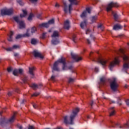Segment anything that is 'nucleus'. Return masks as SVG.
Listing matches in <instances>:
<instances>
[{
    "label": "nucleus",
    "mask_w": 129,
    "mask_h": 129,
    "mask_svg": "<svg viewBox=\"0 0 129 129\" xmlns=\"http://www.w3.org/2000/svg\"><path fill=\"white\" fill-rule=\"evenodd\" d=\"M93 61H96V62L100 63L101 64V65H102L103 67H105V66H106V64L108 63L109 64V70L110 71H112V68L119 63V58L115 57L114 60L110 62L108 61V60H105L104 58L99 56L98 57H96V58L93 57Z\"/></svg>",
    "instance_id": "1"
},
{
    "label": "nucleus",
    "mask_w": 129,
    "mask_h": 129,
    "mask_svg": "<svg viewBox=\"0 0 129 129\" xmlns=\"http://www.w3.org/2000/svg\"><path fill=\"white\" fill-rule=\"evenodd\" d=\"M116 53L117 54H119V53H121L120 56L123 59V61L124 62L123 68L122 69V71L123 72H126L129 69V57L128 56L126 55L123 52V50L120 49L118 51H116Z\"/></svg>",
    "instance_id": "2"
},
{
    "label": "nucleus",
    "mask_w": 129,
    "mask_h": 129,
    "mask_svg": "<svg viewBox=\"0 0 129 129\" xmlns=\"http://www.w3.org/2000/svg\"><path fill=\"white\" fill-rule=\"evenodd\" d=\"M59 63H61V64L63 65L62 70H67V66H66V59L65 58H61L54 63L53 66L52 68V72H53V73H54V71H57V72H59V71H60V69H59L58 67Z\"/></svg>",
    "instance_id": "3"
},
{
    "label": "nucleus",
    "mask_w": 129,
    "mask_h": 129,
    "mask_svg": "<svg viewBox=\"0 0 129 129\" xmlns=\"http://www.w3.org/2000/svg\"><path fill=\"white\" fill-rule=\"evenodd\" d=\"M79 112V108H76L73 110L72 114L70 117V120H68V116H65L64 117V122L66 124H74V119L75 117H76V115H77V113Z\"/></svg>",
    "instance_id": "4"
},
{
    "label": "nucleus",
    "mask_w": 129,
    "mask_h": 129,
    "mask_svg": "<svg viewBox=\"0 0 129 129\" xmlns=\"http://www.w3.org/2000/svg\"><path fill=\"white\" fill-rule=\"evenodd\" d=\"M69 1L70 3V4L69 5V9L66 2H63V11L66 14L68 13V11L69 13L71 14V11L73 10L72 8V6H73V5H75V6H77V5H78L77 0H69Z\"/></svg>",
    "instance_id": "5"
},
{
    "label": "nucleus",
    "mask_w": 129,
    "mask_h": 129,
    "mask_svg": "<svg viewBox=\"0 0 129 129\" xmlns=\"http://www.w3.org/2000/svg\"><path fill=\"white\" fill-rule=\"evenodd\" d=\"M15 119H16L15 115L12 116L9 120L6 119L5 118H1L0 119V125L3 126L4 124H6V123H12L15 121Z\"/></svg>",
    "instance_id": "6"
},
{
    "label": "nucleus",
    "mask_w": 129,
    "mask_h": 129,
    "mask_svg": "<svg viewBox=\"0 0 129 129\" xmlns=\"http://www.w3.org/2000/svg\"><path fill=\"white\" fill-rule=\"evenodd\" d=\"M110 88L112 91L115 92V91H117V89L118 88V84L116 83V79L114 78L113 81H112L110 83Z\"/></svg>",
    "instance_id": "7"
},
{
    "label": "nucleus",
    "mask_w": 129,
    "mask_h": 129,
    "mask_svg": "<svg viewBox=\"0 0 129 129\" xmlns=\"http://www.w3.org/2000/svg\"><path fill=\"white\" fill-rule=\"evenodd\" d=\"M13 19L19 25V29H25L26 28L25 22L23 21H20V19L18 17H14Z\"/></svg>",
    "instance_id": "8"
},
{
    "label": "nucleus",
    "mask_w": 129,
    "mask_h": 129,
    "mask_svg": "<svg viewBox=\"0 0 129 129\" xmlns=\"http://www.w3.org/2000/svg\"><path fill=\"white\" fill-rule=\"evenodd\" d=\"M13 14V9H4L1 10L2 16H11Z\"/></svg>",
    "instance_id": "9"
},
{
    "label": "nucleus",
    "mask_w": 129,
    "mask_h": 129,
    "mask_svg": "<svg viewBox=\"0 0 129 129\" xmlns=\"http://www.w3.org/2000/svg\"><path fill=\"white\" fill-rule=\"evenodd\" d=\"M117 7H118V5H117V3L111 2L107 5L106 11L107 12H110V11H111V9H112V8H117Z\"/></svg>",
    "instance_id": "10"
},
{
    "label": "nucleus",
    "mask_w": 129,
    "mask_h": 129,
    "mask_svg": "<svg viewBox=\"0 0 129 129\" xmlns=\"http://www.w3.org/2000/svg\"><path fill=\"white\" fill-rule=\"evenodd\" d=\"M54 19H51L50 20H49L48 21V23H42L40 25V28H49V26H50V25H52L53 24H54Z\"/></svg>",
    "instance_id": "11"
},
{
    "label": "nucleus",
    "mask_w": 129,
    "mask_h": 129,
    "mask_svg": "<svg viewBox=\"0 0 129 129\" xmlns=\"http://www.w3.org/2000/svg\"><path fill=\"white\" fill-rule=\"evenodd\" d=\"M71 56L72 58L75 60L76 62H79V61H81V60H82V58L81 57H80L78 54L74 53H71Z\"/></svg>",
    "instance_id": "12"
},
{
    "label": "nucleus",
    "mask_w": 129,
    "mask_h": 129,
    "mask_svg": "<svg viewBox=\"0 0 129 129\" xmlns=\"http://www.w3.org/2000/svg\"><path fill=\"white\" fill-rule=\"evenodd\" d=\"M33 54L34 57H35V58L38 57V58H40V59H43L44 58V56L38 50H34L33 52Z\"/></svg>",
    "instance_id": "13"
},
{
    "label": "nucleus",
    "mask_w": 129,
    "mask_h": 129,
    "mask_svg": "<svg viewBox=\"0 0 129 129\" xmlns=\"http://www.w3.org/2000/svg\"><path fill=\"white\" fill-rule=\"evenodd\" d=\"M30 87H32L33 89L34 90H36V89H40L41 87H42V84H39L38 85H37L36 84H32L30 85Z\"/></svg>",
    "instance_id": "14"
},
{
    "label": "nucleus",
    "mask_w": 129,
    "mask_h": 129,
    "mask_svg": "<svg viewBox=\"0 0 129 129\" xmlns=\"http://www.w3.org/2000/svg\"><path fill=\"white\" fill-rule=\"evenodd\" d=\"M24 70L23 69H19V70H15L13 71V74L15 76H18L19 74H23Z\"/></svg>",
    "instance_id": "15"
},
{
    "label": "nucleus",
    "mask_w": 129,
    "mask_h": 129,
    "mask_svg": "<svg viewBox=\"0 0 129 129\" xmlns=\"http://www.w3.org/2000/svg\"><path fill=\"white\" fill-rule=\"evenodd\" d=\"M59 37H60L59 32L57 31H53V34L51 35L52 39H59Z\"/></svg>",
    "instance_id": "16"
},
{
    "label": "nucleus",
    "mask_w": 129,
    "mask_h": 129,
    "mask_svg": "<svg viewBox=\"0 0 129 129\" xmlns=\"http://www.w3.org/2000/svg\"><path fill=\"white\" fill-rule=\"evenodd\" d=\"M34 71H35V68H29V72L31 75V78H35V74L34 73Z\"/></svg>",
    "instance_id": "17"
},
{
    "label": "nucleus",
    "mask_w": 129,
    "mask_h": 129,
    "mask_svg": "<svg viewBox=\"0 0 129 129\" xmlns=\"http://www.w3.org/2000/svg\"><path fill=\"white\" fill-rule=\"evenodd\" d=\"M112 15H113L114 20L116 22H117V20H118V19L119 18V15H118V14H117V12H114L112 11Z\"/></svg>",
    "instance_id": "18"
},
{
    "label": "nucleus",
    "mask_w": 129,
    "mask_h": 129,
    "mask_svg": "<svg viewBox=\"0 0 129 129\" xmlns=\"http://www.w3.org/2000/svg\"><path fill=\"white\" fill-rule=\"evenodd\" d=\"M51 43L53 45H58L60 43L59 38H52Z\"/></svg>",
    "instance_id": "19"
},
{
    "label": "nucleus",
    "mask_w": 129,
    "mask_h": 129,
    "mask_svg": "<svg viewBox=\"0 0 129 129\" xmlns=\"http://www.w3.org/2000/svg\"><path fill=\"white\" fill-rule=\"evenodd\" d=\"M70 28V24L69 20H67L64 22V28L66 29V30H69Z\"/></svg>",
    "instance_id": "20"
},
{
    "label": "nucleus",
    "mask_w": 129,
    "mask_h": 129,
    "mask_svg": "<svg viewBox=\"0 0 129 129\" xmlns=\"http://www.w3.org/2000/svg\"><path fill=\"white\" fill-rule=\"evenodd\" d=\"M113 107H111L109 109V116H112V115H114L115 112L114 111V109Z\"/></svg>",
    "instance_id": "21"
},
{
    "label": "nucleus",
    "mask_w": 129,
    "mask_h": 129,
    "mask_svg": "<svg viewBox=\"0 0 129 129\" xmlns=\"http://www.w3.org/2000/svg\"><path fill=\"white\" fill-rule=\"evenodd\" d=\"M121 25L119 24H116L114 25L113 27V30H114V31H118V30H121Z\"/></svg>",
    "instance_id": "22"
},
{
    "label": "nucleus",
    "mask_w": 129,
    "mask_h": 129,
    "mask_svg": "<svg viewBox=\"0 0 129 129\" xmlns=\"http://www.w3.org/2000/svg\"><path fill=\"white\" fill-rule=\"evenodd\" d=\"M13 36H14V32L11 31L10 35H8V40L9 42H12L13 41Z\"/></svg>",
    "instance_id": "23"
},
{
    "label": "nucleus",
    "mask_w": 129,
    "mask_h": 129,
    "mask_svg": "<svg viewBox=\"0 0 129 129\" xmlns=\"http://www.w3.org/2000/svg\"><path fill=\"white\" fill-rule=\"evenodd\" d=\"M106 79L105 77H102L100 79V85H105Z\"/></svg>",
    "instance_id": "24"
},
{
    "label": "nucleus",
    "mask_w": 129,
    "mask_h": 129,
    "mask_svg": "<svg viewBox=\"0 0 129 129\" xmlns=\"http://www.w3.org/2000/svg\"><path fill=\"white\" fill-rule=\"evenodd\" d=\"M22 80L24 82V83H28V77L26 75L22 76Z\"/></svg>",
    "instance_id": "25"
},
{
    "label": "nucleus",
    "mask_w": 129,
    "mask_h": 129,
    "mask_svg": "<svg viewBox=\"0 0 129 129\" xmlns=\"http://www.w3.org/2000/svg\"><path fill=\"white\" fill-rule=\"evenodd\" d=\"M87 25V21H84V22L81 23L80 27L82 29H84V27H86Z\"/></svg>",
    "instance_id": "26"
},
{
    "label": "nucleus",
    "mask_w": 129,
    "mask_h": 129,
    "mask_svg": "<svg viewBox=\"0 0 129 129\" xmlns=\"http://www.w3.org/2000/svg\"><path fill=\"white\" fill-rule=\"evenodd\" d=\"M23 14H20V17L21 18H25L26 16L28 15V13H27V11L26 10H23Z\"/></svg>",
    "instance_id": "27"
},
{
    "label": "nucleus",
    "mask_w": 129,
    "mask_h": 129,
    "mask_svg": "<svg viewBox=\"0 0 129 129\" xmlns=\"http://www.w3.org/2000/svg\"><path fill=\"white\" fill-rule=\"evenodd\" d=\"M23 38H26V37H30V36H31V35L30 34V33L29 32V30H27V32L23 34Z\"/></svg>",
    "instance_id": "28"
},
{
    "label": "nucleus",
    "mask_w": 129,
    "mask_h": 129,
    "mask_svg": "<svg viewBox=\"0 0 129 129\" xmlns=\"http://www.w3.org/2000/svg\"><path fill=\"white\" fill-rule=\"evenodd\" d=\"M21 38H24L23 34H18L15 37V39L16 40H19V39H21Z\"/></svg>",
    "instance_id": "29"
},
{
    "label": "nucleus",
    "mask_w": 129,
    "mask_h": 129,
    "mask_svg": "<svg viewBox=\"0 0 129 129\" xmlns=\"http://www.w3.org/2000/svg\"><path fill=\"white\" fill-rule=\"evenodd\" d=\"M98 29H100V30H101V31H103V29H104V27L103 26V25L100 24L98 25L97 27Z\"/></svg>",
    "instance_id": "30"
},
{
    "label": "nucleus",
    "mask_w": 129,
    "mask_h": 129,
    "mask_svg": "<svg viewBox=\"0 0 129 129\" xmlns=\"http://www.w3.org/2000/svg\"><path fill=\"white\" fill-rule=\"evenodd\" d=\"M97 20V16H93L91 18V22L92 23H95V21Z\"/></svg>",
    "instance_id": "31"
},
{
    "label": "nucleus",
    "mask_w": 129,
    "mask_h": 129,
    "mask_svg": "<svg viewBox=\"0 0 129 129\" xmlns=\"http://www.w3.org/2000/svg\"><path fill=\"white\" fill-rule=\"evenodd\" d=\"M35 32H37V28L35 27H33L31 28V33L34 34Z\"/></svg>",
    "instance_id": "32"
},
{
    "label": "nucleus",
    "mask_w": 129,
    "mask_h": 129,
    "mask_svg": "<svg viewBox=\"0 0 129 129\" xmlns=\"http://www.w3.org/2000/svg\"><path fill=\"white\" fill-rule=\"evenodd\" d=\"M33 17H34V14H32V13H31V14L29 15V17H28V21H32V18H33Z\"/></svg>",
    "instance_id": "33"
},
{
    "label": "nucleus",
    "mask_w": 129,
    "mask_h": 129,
    "mask_svg": "<svg viewBox=\"0 0 129 129\" xmlns=\"http://www.w3.org/2000/svg\"><path fill=\"white\" fill-rule=\"evenodd\" d=\"M86 14H87V12L84 11L82 13V14L81 15V18H85L86 17Z\"/></svg>",
    "instance_id": "34"
},
{
    "label": "nucleus",
    "mask_w": 129,
    "mask_h": 129,
    "mask_svg": "<svg viewBox=\"0 0 129 129\" xmlns=\"http://www.w3.org/2000/svg\"><path fill=\"white\" fill-rule=\"evenodd\" d=\"M20 48V45H14L12 47L13 50H16V49H19Z\"/></svg>",
    "instance_id": "35"
},
{
    "label": "nucleus",
    "mask_w": 129,
    "mask_h": 129,
    "mask_svg": "<svg viewBox=\"0 0 129 129\" xmlns=\"http://www.w3.org/2000/svg\"><path fill=\"white\" fill-rule=\"evenodd\" d=\"M31 44L32 45H36L37 44V40L35 39H32L31 40Z\"/></svg>",
    "instance_id": "36"
},
{
    "label": "nucleus",
    "mask_w": 129,
    "mask_h": 129,
    "mask_svg": "<svg viewBox=\"0 0 129 129\" xmlns=\"http://www.w3.org/2000/svg\"><path fill=\"white\" fill-rule=\"evenodd\" d=\"M72 39L73 41L75 43V39H76V35L75 34H73L72 35Z\"/></svg>",
    "instance_id": "37"
},
{
    "label": "nucleus",
    "mask_w": 129,
    "mask_h": 129,
    "mask_svg": "<svg viewBox=\"0 0 129 129\" xmlns=\"http://www.w3.org/2000/svg\"><path fill=\"white\" fill-rule=\"evenodd\" d=\"M17 2L19 5H20V6H24V3L22 0H18Z\"/></svg>",
    "instance_id": "38"
},
{
    "label": "nucleus",
    "mask_w": 129,
    "mask_h": 129,
    "mask_svg": "<svg viewBox=\"0 0 129 129\" xmlns=\"http://www.w3.org/2000/svg\"><path fill=\"white\" fill-rule=\"evenodd\" d=\"M74 82V79L71 78H70L69 79V83H72V82Z\"/></svg>",
    "instance_id": "39"
},
{
    "label": "nucleus",
    "mask_w": 129,
    "mask_h": 129,
    "mask_svg": "<svg viewBox=\"0 0 129 129\" xmlns=\"http://www.w3.org/2000/svg\"><path fill=\"white\" fill-rule=\"evenodd\" d=\"M38 95H40V93H39V92H36V93H34L32 95V96H38Z\"/></svg>",
    "instance_id": "40"
},
{
    "label": "nucleus",
    "mask_w": 129,
    "mask_h": 129,
    "mask_svg": "<svg viewBox=\"0 0 129 129\" xmlns=\"http://www.w3.org/2000/svg\"><path fill=\"white\" fill-rule=\"evenodd\" d=\"M6 51H13V47H9L8 48H6Z\"/></svg>",
    "instance_id": "41"
},
{
    "label": "nucleus",
    "mask_w": 129,
    "mask_h": 129,
    "mask_svg": "<svg viewBox=\"0 0 129 129\" xmlns=\"http://www.w3.org/2000/svg\"><path fill=\"white\" fill-rule=\"evenodd\" d=\"M86 12H87L88 14H90V12H91V9L89 8H86Z\"/></svg>",
    "instance_id": "42"
},
{
    "label": "nucleus",
    "mask_w": 129,
    "mask_h": 129,
    "mask_svg": "<svg viewBox=\"0 0 129 129\" xmlns=\"http://www.w3.org/2000/svg\"><path fill=\"white\" fill-rule=\"evenodd\" d=\"M55 78H56V76H54V75H52L51 77V80L52 81H55Z\"/></svg>",
    "instance_id": "43"
},
{
    "label": "nucleus",
    "mask_w": 129,
    "mask_h": 129,
    "mask_svg": "<svg viewBox=\"0 0 129 129\" xmlns=\"http://www.w3.org/2000/svg\"><path fill=\"white\" fill-rule=\"evenodd\" d=\"M14 56L16 58H19V57H20V54L19 53H14Z\"/></svg>",
    "instance_id": "44"
},
{
    "label": "nucleus",
    "mask_w": 129,
    "mask_h": 129,
    "mask_svg": "<svg viewBox=\"0 0 129 129\" xmlns=\"http://www.w3.org/2000/svg\"><path fill=\"white\" fill-rule=\"evenodd\" d=\"M13 69H12V68H8V69H7V71L8 72H12Z\"/></svg>",
    "instance_id": "45"
},
{
    "label": "nucleus",
    "mask_w": 129,
    "mask_h": 129,
    "mask_svg": "<svg viewBox=\"0 0 129 129\" xmlns=\"http://www.w3.org/2000/svg\"><path fill=\"white\" fill-rule=\"evenodd\" d=\"M125 102H126V105H127V106H129V99H127V100L125 101Z\"/></svg>",
    "instance_id": "46"
},
{
    "label": "nucleus",
    "mask_w": 129,
    "mask_h": 129,
    "mask_svg": "<svg viewBox=\"0 0 129 129\" xmlns=\"http://www.w3.org/2000/svg\"><path fill=\"white\" fill-rule=\"evenodd\" d=\"M13 93H14L13 92H9L8 93V96H11V95H12V94H13Z\"/></svg>",
    "instance_id": "47"
},
{
    "label": "nucleus",
    "mask_w": 129,
    "mask_h": 129,
    "mask_svg": "<svg viewBox=\"0 0 129 129\" xmlns=\"http://www.w3.org/2000/svg\"><path fill=\"white\" fill-rule=\"evenodd\" d=\"M33 106L34 108H35V109L38 107V105H37V104H33Z\"/></svg>",
    "instance_id": "48"
},
{
    "label": "nucleus",
    "mask_w": 129,
    "mask_h": 129,
    "mask_svg": "<svg viewBox=\"0 0 129 129\" xmlns=\"http://www.w3.org/2000/svg\"><path fill=\"white\" fill-rule=\"evenodd\" d=\"M99 71V69H98V68L96 67V68H95V72H98Z\"/></svg>",
    "instance_id": "49"
},
{
    "label": "nucleus",
    "mask_w": 129,
    "mask_h": 129,
    "mask_svg": "<svg viewBox=\"0 0 129 129\" xmlns=\"http://www.w3.org/2000/svg\"><path fill=\"white\" fill-rule=\"evenodd\" d=\"M46 36V33H43L42 36V39H45V37Z\"/></svg>",
    "instance_id": "50"
},
{
    "label": "nucleus",
    "mask_w": 129,
    "mask_h": 129,
    "mask_svg": "<svg viewBox=\"0 0 129 129\" xmlns=\"http://www.w3.org/2000/svg\"><path fill=\"white\" fill-rule=\"evenodd\" d=\"M90 32V30L89 29H87L86 31V35H88V34H89V33Z\"/></svg>",
    "instance_id": "51"
},
{
    "label": "nucleus",
    "mask_w": 129,
    "mask_h": 129,
    "mask_svg": "<svg viewBox=\"0 0 129 129\" xmlns=\"http://www.w3.org/2000/svg\"><path fill=\"white\" fill-rule=\"evenodd\" d=\"M15 92H17L18 93H19V88H16L15 89Z\"/></svg>",
    "instance_id": "52"
},
{
    "label": "nucleus",
    "mask_w": 129,
    "mask_h": 129,
    "mask_svg": "<svg viewBox=\"0 0 129 129\" xmlns=\"http://www.w3.org/2000/svg\"><path fill=\"white\" fill-rule=\"evenodd\" d=\"M31 3H37L38 0H30Z\"/></svg>",
    "instance_id": "53"
},
{
    "label": "nucleus",
    "mask_w": 129,
    "mask_h": 129,
    "mask_svg": "<svg viewBox=\"0 0 129 129\" xmlns=\"http://www.w3.org/2000/svg\"><path fill=\"white\" fill-rule=\"evenodd\" d=\"M117 103L119 104V105H121V103H120V99H118Z\"/></svg>",
    "instance_id": "54"
},
{
    "label": "nucleus",
    "mask_w": 129,
    "mask_h": 129,
    "mask_svg": "<svg viewBox=\"0 0 129 129\" xmlns=\"http://www.w3.org/2000/svg\"><path fill=\"white\" fill-rule=\"evenodd\" d=\"M73 68V66H70L69 67V70H72Z\"/></svg>",
    "instance_id": "55"
},
{
    "label": "nucleus",
    "mask_w": 129,
    "mask_h": 129,
    "mask_svg": "<svg viewBox=\"0 0 129 129\" xmlns=\"http://www.w3.org/2000/svg\"><path fill=\"white\" fill-rule=\"evenodd\" d=\"M26 102V100H22V101L21 102V104H23V103H25Z\"/></svg>",
    "instance_id": "56"
},
{
    "label": "nucleus",
    "mask_w": 129,
    "mask_h": 129,
    "mask_svg": "<svg viewBox=\"0 0 129 129\" xmlns=\"http://www.w3.org/2000/svg\"><path fill=\"white\" fill-rule=\"evenodd\" d=\"M17 126H18V128H19V129L23 128V126H22V125H18Z\"/></svg>",
    "instance_id": "57"
},
{
    "label": "nucleus",
    "mask_w": 129,
    "mask_h": 129,
    "mask_svg": "<svg viewBox=\"0 0 129 129\" xmlns=\"http://www.w3.org/2000/svg\"><path fill=\"white\" fill-rule=\"evenodd\" d=\"M90 105H91V107H92V105H93V101H91L90 103Z\"/></svg>",
    "instance_id": "58"
},
{
    "label": "nucleus",
    "mask_w": 129,
    "mask_h": 129,
    "mask_svg": "<svg viewBox=\"0 0 129 129\" xmlns=\"http://www.w3.org/2000/svg\"><path fill=\"white\" fill-rule=\"evenodd\" d=\"M55 7V8H59V7H60V6L59 5V4H56Z\"/></svg>",
    "instance_id": "59"
},
{
    "label": "nucleus",
    "mask_w": 129,
    "mask_h": 129,
    "mask_svg": "<svg viewBox=\"0 0 129 129\" xmlns=\"http://www.w3.org/2000/svg\"><path fill=\"white\" fill-rule=\"evenodd\" d=\"M28 129H34V127L32 126H29V127H28Z\"/></svg>",
    "instance_id": "60"
},
{
    "label": "nucleus",
    "mask_w": 129,
    "mask_h": 129,
    "mask_svg": "<svg viewBox=\"0 0 129 129\" xmlns=\"http://www.w3.org/2000/svg\"><path fill=\"white\" fill-rule=\"evenodd\" d=\"M87 42L88 44H91L90 40H89V39H87Z\"/></svg>",
    "instance_id": "61"
},
{
    "label": "nucleus",
    "mask_w": 129,
    "mask_h": 129,
    "mask_svg": "<svg viewBox=\"0 0 129 129\" xmlns=\"http://www.w3.org/2000/svg\"><path fill=\"white\" fill-rule=\"evenodd\" d=\"M90 38H91V39H93H93H94L95 37L92 35H90Z\"/></svg>",
    "instance_id": "62"
},
{
    "label": "nucleus",
    "mask_w": 129,
    "mask_h": 129,
    "mask_svg": "<svg viewBox=\"0 0 129 129\" xmlns=\"http://www.w3.org/2000/svg\"><path fill=\"white\" fill-rule=\"evenodd\" d=\"M55 129H62V128L60 127H57Z\"/></svg>",
    "instance_id": "63"
},
{
    "label": "nucleus",
    "mask_w": 129,
    "mask_h": 129,
    "mask_svg": "<svg viewBox=\"0 0 129 129\" xmlns=\"http://www.w3.org/2000/svg\"><path fill=\"white\" fill-rule=\"evenodd\" d=\"M41 17V15L40 14H39V15H38V16H37V18H40Z\"/></svg>",
    "instance_id": "64"
}]
</instances>
